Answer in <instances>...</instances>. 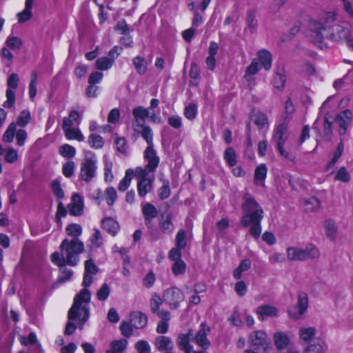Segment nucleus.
<instances>
[{"label":"nucleus","instance_id":"obj_1","mask_svg":"<svg viewBox=\"0 0 353 353\" xmlns=\"http://www.w3.org/2000/svg\"><path fill=\"white\" fill-rule=\"evenodd\" d=\"M336 20L335 13H326L320 20H310L308 23V36L310 41L321 49L327 48V39L334 42L346 41L353 50V39L350 30L342 26H332Z\"/></svg>","mask_w":353,"mask_h":353},{"label":"nucleus","instance_id":"obj_2","mask_svg":"<svg viewBox=\"0 0 353 353\" xmlns=\"http://www.w3.org/2000/svg\"><path fill=\"white\" fill-rule=\"evenodd\" d=\"M91 298V293L88 289H82L80 292L74 296L73 304L68 314V321L66 324L64 334L71 335L77 329V325L73 322L78 319L79 327L83 328L85 323L90 316L89 303Z\"/></svg>","mask_w":353,"mask_h":353},{"label":"nucleus","instance_id":"obj_3","mask_svg":"<svg viewBox=\"0 0 353 353\" xmlns=\"http://www.w3.org/2000/svg\"><path fill=\"white\" fill-rule=\"evenodd\" d=\"M60 252H55L51 254L52 262L62 268L65 265L75 266L80 261V254L83 252L85 245L79 238L65 239L61 242Z\"/></svg>","mask_w":353,"mask_h":353},{"label":"nucleus","instance_id":"obj_4","mask_svg":"<svg viewBox=\"0 0 353 353\" xmlns=\"http://www.w3.org/2000/svg\"><path fill=\"white\" fill-rule=\"evenodd\" d=\"M287 258L289 261H304L308 259H316L320 256L319 249L312 244H309L305 248L291 246L286 250Z\"/></svg>","mask_w":353,"mask_h":353},{"label":"nucleus","instance_id":"obj_5","mask_svg":"<svg viewBox=\"0 0 353 353\" xmlns=\"http://www.w3.org/2000/svg\"><path fill=\"white\" fill-rule=\"evenodd\" d=\"M241 209L243 215L240 220L250 219V217L263 218L264 212L254 197L248 192H245L242 197Z\"/></svg>","mask_w":353,"mask_h":353},{"label":"nucleus","instance_id":"obj_6","mask_svg":"<svg viewBox=\"0 0 353 353\" xmlns=\"http://www.w3.org/2000/svg\"><path fill=\"white\" fill-rule=\"evenodd\" d=\"M288 137V125L285 123H281L274 129L272 141L281 157L290 161L295 162V157L283 148Z\"/></svg>","mask_w":353,"mask_h":353},{"label":"nucleus","instance_id":"obj_7","mask_svg":"<svg viewBox=\"0 0 353 353\" xmlns=\"http://www.w3.org/2000/svg\"><path fill=\"white\" fill-rule=\"evenodd\" d=\"M97 159L96 155L88 152L80 164L79 179L85 183L91 182L97 176Z\"/></svg>","mask_w":353,"mask_h":353},{"label":"nucleus","instance_id":"obj_8","mask_svg":"<svg viewBox=\"0 0 353 353\" xmlns=\"http://www.w3.org/2000/svg\"><path fill=\"white\" fill-rule=\"evenodd\" d=\"M134 176L139 180L137 183V191L140 197H145V195L153 189L154 174H150L142 167H137L134 170Z\"/></svg>","mask_w":353,"mask_h":353},{"label":"nucleus","instance_id":"obj_9","mask_svg":"<svg viewBox=\"0 0 353 353\" xmlns=\"http://www.w3.org/2000/svg\"><path fill=\"white\" fill-rule=\"evenodd\" d=\"M185 299L183 292L176 287L166 289L163 293V300L171 310H175L180 306Z\"/></svg>","mask_w":353,"mask_h":353},{"label":"nucleus","instance_id":"obj_10","mask_svg":"<svg viewBox=\"0 0 353 353\" xmlns=\"http://www.w3.org/2000/svg\"><path fill=\"white\" fill-rule=\"evenodd\" d=\"M19 78L17 74H11L8 79L7 85L8 89L6 90L7 100L3 103V106L6 108H10L14 105L15 102V91L18 87Z\"/></svg>","mask_w":353,"mask_h":353},{"label":"nucleus","instance_id":"obj_11","mask_svg":"<svg viewBox=\"0 0 353 353\" xmlns=\"http://www.w3.org/2000/svg\"><path fill=\"white\" fill-rule=\"evenodd\" d=\"M249 341L256 350L262 349L266 352L270 349V341L267 334L263 331L257 330L250 334Z\"/></svg>","mask_w":353,"mask_h":353},{"label":"nucleus","instance_id":"obj_12","mask_svg":"<svg viewBox=\"0 0 353 353\" xmlns=\"http://www.w3.org/2000/svg\"><path fill=\"white\" fill-rule=\"evenodd\" d=\"M144 159L147 161V164L143 169H145L150 174H154L159 164V158L154 149V144L146 148L144 152Z\"/></svg>","mask_w":353,"mask_h":353},{"label":"nucleus","instance_id":"obj_13","mask_svg":"<svg viewBox=\"0 0 353 353\" xmlns=\"http://www.w3.org/2000/svg\"><path fill=\"white\" fill-rule=\"evenodd\" d=\"M99 271L97 266L94 264L92 259H88L85 262V271L83 274V280L82 285L86 289L93 281V275Z\"/></svg>","mask_w":353,"mask_h":353},{"label":"nucleus","instance_id":"obj_14","mask_svg":"<svg viewBox=\"0 0 353 353\" xmlns=\"http://www.w3.org/2000/svg\"><path fill=\"white\" fill-rule=\"evenodd\" d=\"M263 219L259 217L252 219L250 217V219L240 220V222L243 227H248L251 225L249 233L254 239H257L262 231L261 222Z\"/></svg>","mask_w":353,"mask_h":353},{"label":"nucleus","instance_id":"obj_15","mask_svg":"<svg viewBox=\"0 0 353 353\" xmlns=\"http://www.w3.org/2000/svg\"><path fill=\"white\" fill-rule=\"evenodd\" d=\"M132 129L137 135L141 137L146 141L148 145H153V133L152 130L145 123H132Z\"/></svg>","mask_w":353,"mask_h":353},{"label":"nucleus","instance_id":"obj_16","mask_svg":"<svg viewBox=\"0 0 353 353\" xmlns=\"http://www.w3.org/2000/svg\"><path fill=\"white\" fill-rule=\"evenodd\" d=\"M210 331V327L206 326L205 323H202L197 334L195 336L194 335L193 340L203 349H207L210 345V341L207 339V334Z\"/></svg>","mask_w":353,"mask_h":353},{"label":"nucleus","instance_id":"obj_17","mask_svg":"<svg viewBox=\"0 0 353 353\" xmlns=\"http://www.w3.org/2000/svg\"><path fill=\"white\" fill-rule=\"evenodd\" d=\"M308 307V296L307 294L301 292L298 296V313H294L289 311V316L292 319H299L307 310Z\"/></svg>","mask_w":353,"mask_h":353},{"label":"nucleus","instance_id":"obj_18","mask_svg":"<svg viewBox=\"0 0 353 353\" xmlns=\"http://www.w3.org/2000/svg\"><path fill=\"white\" fill-rule=\"evenodd\" d=\"M194 332L190 330L187 334H180L177 337V345L179 348L185 353H194L193 347L190 344V341L193 340Z\"/></svg>","mask_w":353,"mask_h":353},{"label":"nucleus","instance_id":"obj_19","mask_svg":"<svg viewBox=\"0 0 353 353\" xmlns=\"http://www.w3.org/2000/svg\"><path fill=\"white\" fill-rule=\"evenodd\" d=\"M352 118V113L349 110L341 112L336 117V122L339 127V134H344Z\"/></svg>","mask_w":353,"mask_h":353},{"label":"nucleus","instance_id":"obj_20","mask_svg":"<svg viewBox=\"0 0 353 353\" xmlns=\"http://www.w3.org/2000/svg\"><path fill=\"white\" fill-rule=\"evenodd\" d=\"M258 319L264 321L268 317H275L278 315L277 309L270 305H263L259 306L256 310Z\"/></svg>","mask_w":353,"mask_h":353},{"label":"nucleus","instance_id":"obj_21","mask_svg":"<svg viewBox=\"0 0 353 353\" xmlns=\"http://www.w3.org/2000/svg\"><path fill=\"white\" fill-rule=\"evenodd\" d=\"M147 322V316L141 312L134 311L130 314V323L136 329L143 328Z\"/></svg>","mask_w":353,"mask_h":353},{"label":"nucleus","instance_id":"obj_22","mask_svg":"<svg viewBox=\"0 0 353 353\" xmlns=\"http://www.w3.org/2000/svg\"><path fill=\"white\" fill-rule=\"evenodd\" d=\"M69 212L74 216H79L83 212V203L81 196L74 194L72 196V203L69 204Z\"/></svg>","mask_w":353,"mask_h":353},{"label":"nucleus","instance_id":"obj_23","mask_svg":"<svg viewBox=\"0 0 353 353\" xmlns=\"http://www.w3.org/2000/svg\"><path fill=\"white\" fill-rule=\"evenodd\" d=\"M102 228L112 236H115L120 229L119 223L111 217H107L101 221Z\"/></svg>","mask_w":353,"mask_h":353},{"label":"nucleus","instance_id":"obj_24","mask_svg":"<svg viewBox=\"0 0 353 353\" xmlns=\"http://www.w3.org/2000/svg\"><path fill=\"white\" fill-rule=\"evenodd\" d=\"M258 61L261 62V66L265 70H270L272 67V54L267 50H261L257 52Z\"/></svg>","mask_w":353,"mask_h":353},{"label":"nucleus","instance_id":"obj_25","mask_svg":"<svg viewBox=\"0 0 353 353\" xmlns=\"http://www.w3.org/2000/svg\"><path fill=\"white\" fill-rule=\"evenodd\" d=\"M274 345L279 350L285 349L290 343L289 336L283 332H276L273 336Z\"/></svg>","mask_w":353,"mask_h":353},{"label":"nucleus","instance_id":"obj_26","mask_svg":"<svg viewBox=\"0 0 353 353\" xmlns=\"http://www.w3.org/2000/svg\"><path fill=\"white\" fill-rule=\"evenodd\" d=\"M103 243V240L101 232L99 229L94 228L93 230V234L89 239L88 247L90 250H94L101 248Z\"/></svg>","mask_w":353,"mask_h":353},{"label":"nucleus","instance_id":"obj_27","mask_svg":"<svg viewBox=\"0 0 353 353\" xmlns=\"http://www.w3.org/2000/svg\"><path fill=\"white\" fill-rule=\"evenodd\" d=\"M161 321L159 322L157 327V332L159 334H165L168 330V321L170 319V314L168 311L162 310L159 313Z\"/></svg>","mask_w":353,"mask_h":353},{"label":"nucleus","instance_id":"obj_28","mask_svg":"<svg viewBox=\"0 0 353 353\" xmlns=\"http://www.w3.org/2000/svg\"><path fill=\"white\" fill-rule=\"evenodd\" d=\"M327 346L321 339H316L305 348V353H324Z\"/></svg>","mask_w":353,"mask_h":353},{"label":"nucleus","instance_id":"obj_29","mask_svg":"<svg viewBox=\"0 0 353 353\" xmlns=\"http://www.w3.org/2000/svg\"><path fill=\"white\" fill-rule=\"evenodd\" d=\"M286 77L283 68H278L273 78V85L279 90H282L285 86Z\"/></svg>","mask_w":353,"mask_h":353},{"label":"nucleus","instance_id":"obj_30","mask_svg":"<svg viewBox=\"0 0 353 353\" xmlns=\"http://www.w3.org/2000/svg\"><path fill=\"white\" fill-rule=\"evenodd\" d=\"M155 346L159 351H167L174 349L172 340L165 336H158L155 340Z\"/></svg>","mask_w":353,"mask_h":353},{"label":"nucleus","instance_id":"obj_31","mask_svg":"<svg viewBox=\"0 0 353 353\" xmlns=\"http://www.w3.org/2000/svg\"><path fill=\"white\" fill-rule=\"evenodd\" d=\"M132 114L134 117L132 123L137 121L138 123L141 124L145 123L146 118L149 117V112L142 106H137L133 109Z\"/></svg>","mask_w":353,"mask_h":353},{"label":"nucleus","instance_id":"obj_32","mask_svg":"<svg viewBox=\"0 0 353 353\" xmlns=\"http://www.w3.org/2000/svg\"><path fill=\"white\" fill-rule=\"evenodd\" d=\"M134 175V171L128 169L125 171V176L121 180L118 185V190L120 192L125 191L131 184L132 179Z\"/></svg>","mask_w":353,"mask_h":353},{"label":"nucleus","instance_id":"obj_33","mask_svg":"<svg viewBox=\"0 0 353 353\" xmlns=\"http://www.w3.org/2000/svg\"><path fill=\"white\" fill-rule=\"evenodd\" d=\"M20 343L25 346H28L29 345H36V348L39 350H41V345L38 342L37 337L34 332H30L28 337L24 336H21L19 337Z\"/></svg>","mask_w":353,"mask_h":353},{"label":"nucleus","instance_id":"obj_34","mask_svg":"<svg viewBox=\"0 0 353 353\" xmlns=\"http://www.w3.org/2000/svg\"><path fill=\"white\" fill-rule=\"evenodd\" d=\"M128 341L126 339H120L113 341L111 343V349L106 353H123L127 347Z\"/></svg>","mask_w":353,"mask_h":353},{"label":"nucleus","instance_id":"obj_35","mask_svg":"<svg viewBox=\"0 0 353 353\" xmlns=\"http://www.w3.org/2000/svg\"><path fill=\"white\" fill-rule=\"evenodd\" d=\"M163 301V298H161L159 294L154 293L152 294V298L150 300V306L152 313L159 316V313L163 310H159V307Z\"/></svg>","mask_w":353,"mask_h":353},{"label":"nucleus","instance_id":"obj_36","mask_svg":"<svg viewBox=\"0 0 353 353\" xmlns=\"http://www.w3.org/2000/svg\"><path fill=\"white\" fill-rule=\"evenodd\" d=\"M132 63L137 72L139 74H143L145 73L148 68V64L147 61L143 57L140 56L135 57L132 59Z\"/></svg>","mask_w":353,"mask_h":353},{"label":"nucleus","instance_id":"obj_37","mask_svg":"<svg viewBox=\"0 0 353 353\" xmlns=\"http://www.w3.org/2000/svg\"><path fill=\"white\" fill-rule=\"evenodd\" d=\"M251 268V262L249 259L243 260L239 266L233 271V276L235 279H240L243 272L248 270Z\"/></svg>","mask_w":353,"mask_h":353},{"label":"nucleus","instance_id":"obj_38","mask_svg":"<svg viewBox=\"0 0 353 353\" xmlns=\"http://www.w3.org/2000/svg\"><path fill=\"white\" fill-rule=\"evenodd\" d=\"M67 139L77 140L79 142L84 140V136L77 128H72L63 132Z\"/></svg>","mask_w":353,"mask_h":353},{"label":"nucleus","instance_id":"obj_39","mask_svg":"<svg viewBox=\"0 0 353 353\" xmlns=\"http://www.w3.org/2000/svg\"><path fill=\"white\" fill-rule=\"evenodd\" d=\"M6 45L7 48L16 51L19 50L23 46V41L19 37L10 35L7 38L6 41Z\"/></svg>","mask_w":353,"mask_h":353},{"label":"nucleus","instance_id":"obj_40","mask_svg":"<svg viewBox=\"0 0 353 353\" xmlns=\"http://www.w3.org/2000/svg\"><path fill=\"white\" fill-rule=\"evenodd\" d=\"M114 61V57H101L97 60L96 61V67L98 70H108L112 66V64Z\"/></svg>","mask_w":353,"mask_h":353},{"label":"nucleus","instance_id":"obj_41","mask_svg":"<svg viewBox=\"0 0 353 353\" xmlns=\"http://www.w3.org/2000/svg\"><path fill=\"white\" fill-rule=\"evenodd\" d=\"M325 229L327 236L332 241H334L336 238L337 232V228L334 222L330 219L325 221Z\"/></svg>","mask_w":353,"mask_h":353},{"label":"nucleus","instance_id":"obj_42","mask_svg":"<svg viewBox=\"0 0 353 353\" xmlns=\"http://www.w3.org/2000/svg\"><path fill=\"white\" fill-rule=\"evenodd\" d=\"M65 231L72 239L79 238L82 234V227L77 223H70L66 227Z\"/></svg>","mask_w":353,"mask_h":353},{"label":"nucleus","instance_id":"obj_43","mask_svg":"<svg viewBox=\"0 0 353 353\" xmlns=\"http://www.w3.org/2000/svg\"><path fill=\"white\" fill-rule=\"evenodd\" d=\"M0 57L3 63L7 67H10L12 63L14 55L7 47H3L0 51Z\"/></svg>","mask_w":353,"mask_h":353},{"label":"nucleus","instance_id":"obj_44","mask_svg":"<svg viewBox=\"0 0 353 353\" xmlns=\"http://www.w3.org/2000/svg\"><path fill=\"white\" fill-rule=\"evenodd\" d=\"M261 68V66L260 63L258 61V59H254L250 65L247 68L244 77L246 78L248 81H250L248 79L249 77L256 74L260 70Z\"/></svg>","mask_w":353,"mask_h":353},{"label":"nucleus","instance_id":"obj_45","mask_svg":"<svg viewBox=\"0 0 353 353\" xmlns=\"http://www.w3.org/2000/svg\"><path fill=\"white\" fill-rule=\"evenodd\" d=\"M224 159L230 167H233L236 164V154L232 148H228L225 150Z\"/></svg>","mask_w":353,"mask_h":353},{"label":"nucleus","instance_id":"obj_46","mask_svg":"<svg viewBox=\"0 0 353 353\" xmlns=\"http://www.w3.org/2000/svg\"><path fill=\"white\" fill-rule=\"evenodd\" d=\"M88 143L90 147L94 149L102 148L104 145L103 138L95 134H92L89 136Z\"/></svg>","mask_w":353,"mask_h":353},{"label":"nucleus","instance_id":"obj_47","mask_svg":"<svg viewBox=\"0 0 353 353\" xmlns=\"http://www.w3.org/2000/svg\"><path fill=\"white\" fill-rule=\"evenodd\" d=\"M59 153L63 157L72 159L76 154V150L69 144H63L59 148Z\"/></svg>","mask_w":353,"mask_h":353},{"label":"nucleus","instance_id":"obj_48","mask_svg":"<svg viewBox=\"0 0 353 353\" xmlns=\"http://www.w3.org/2000/svg\"><path fill=\"white\" fill-rule=\"evenodd\" d=\"M253 121L254 124L261 129L268 124L267 116L262 112H257L253 115Z\"/></svg>","mask_w":353,"mask_h":353},{"label":"nucleus","instance_id":"obj_49","mask_svg":"<svg viewBox=\"0 0 353 353\" xmlns=\"http://www.w3.org/2000/svg\"><path fill=\"white\" fill-rule=\"evenodd\" d=\"M161 230L166 234H170L174 230V225L172 223V215L168 214L165 219L160 223Z\"/></svg>","mask_w":353,"mask_h":353},{"label":"nucleus","instance_id":"obj_50","mask_svg":"<svg viewBox=\"0 0 353 353\" xmlns=\"http://www.w3.org/2000/svg\"><path fill=\"white\" fill-rule=\"evenodd\" d=\"M142 212L144 217L155 218L158 215L157 209L154 205L150 203H147L143 206Z\"/></svg>","mask_w":353,"mask_h":353},{"label":"nucleus","instance_id":"obj_51","mask_svg":"<svg viewBox=\"0 0 353 353\" xmlns=\"http://www.w3.org/2000/svg\"><path fill=\"white\" fill-rule=\"evenodd\" d=\"M51 189L53 194L59 199L64 197V192L61 185V181L56 179L51 182Z\"/></svg>","mask_w":353,"mask_h":353},{"label":"nucleus","instance_id":"obj_52","mask_svg":"<svg viewBox=\"0 0 353 353\" xmlns=\"http://www.w3.org/2000/svg\"><path fill=\"white\" fill-rule=\"evenodd\" d=\"M304 205L306 211L312 212L319 208L320 201L317 198L312 196L305 199L304 201Z\"/></svg>","mask_w":353,"mask_h":353},{"label":"nucleus","instance_id":"obj_53","mask_svg":"<svg viewBox=\"0 0 353 353\" xmlns=\"http://www.w3.org/2000/svg\"><path fill=\"white\" fill-rule=\"evenodd\" d=\"M316 334L314 327H303L299 330V336L304 341H310Z\"/></svg>","mask_w":353,"mask_h":353},{"label":"nucleus","instance_id":"obj_54","mask_svg":"<svg viewBox=\"0 0 353 353\" xmlns=\"http://www.w3.org/2000/svg\"><path fill=\"white\" fill-rule=\"evenodd\" d=\"M187 234L184 230H179L176 236L175 246L184 249L187 244Z\"/></svg>","mask_w":353,"mask_h":353},{"label":"nucleus","instance_id":"obj_55","mask_svg":"<svg viewBox=\"0 0 353 353\" xmlns=\"http://www.w3.org/2000/svg\"><path fill=\"white\" fill-rule=\"evenodd\" d=\"M16 132V124L14 123H10L6 132L3 135V140L8 143H11L14 137V134Z\"/></svg>","mask_w":353,"mask_h":353},{"label":"nucleus","instance_id":"obj_56","mask_svg":"<svg viewBox=\"0 0 353 353\" xmlns=\"http://www.w3.org/2000/svg\"><path fill=\"white\" fill-rule=\"evenodd\" d=\"M105 197L108 205L112 206L117 199L115 188L113 187L108 188L105 191Z\"/></svg>","mask_w":353,"mask_h":353},{"label":"nucleus","instance_id":"obj_57","mask_svg":"<svg viewBox=\"0 0 353 353\" xmlns=\"http://www.w3.org/2000/svg\"><path fill=\"white\" fill-rule=\"evenodd\" d=\"M37 73L33 71L31 74V80L29 84V95L33 99L37 95Z\"/></svg>","mask_w":353,"mask_h":353},{"label":"nucleus","instance_id":"obj_58","mask_svg":"<svg viewBox=\"0 0 353 353\" xmlns=\"http://www.w3.org/2000/svg\"><path fill=\"white\" fill-rule=\"evenodd\" d=\"M186 265L183 260H177L173 263L172 270L175 276L181 275L185 273Z\"/></svg>","mask_w":353,"mask_h":353},{"label":"nucleus","instance_id":"obj_59","mask_svg":"<svg viewBox=\"0 0 353 353\" xmlns=\"http://www.w3.org/2000/svg\"><path fill=\"white\" fill-rule=\"evenodd\" d=\"M105 166H104V176L106 182H111L114 178L112 172V163L109 161L107 157L104 156Z\"/></svg>","mask_w":353,"mask_h":353},{"label":"nucleus","instance_id":"obj_60","mask_svg":"<svg viewBox=\"0 0 353 353\" xmlns=\"http://www.w3.org/2000/svg\"><path fill=\"white\" fill-rule=\"evenodd\" d=\"M196 114L197 105L195 103H191L185 107L184 115L188 119H194L196 117Z\"/></svg>","mask_w":353,"mask_h":353},{"label":"nucleus","instance_id":"obj_61","mask_svg":"<svg viewBox=\"0 0 353 353\" xmlns=\"http://www.w3.org/2000/svg\"><path fill=\"white\" fill-rule=\"evenodd\" d=\"M110 293V289L108 284L103 283L97 292V297L99 301L106 300Z\"/></svg>","mask_w":353,"mask_h":353},{"label":"nucleus","instance_id":"obj_62","mask_svg":"<svg viewBox=\"0 0 353 353\" xmlns=\"http://www.w3.org/2000/svg\"><path fill=\"white\" fill-rule=\"evenodd\" d=\"M30 119L31 117L30 112L27 110H24L21 112L18 117L17 123L19 126L24 127L30 122Z\"/></svg>","mask_w":353,"mask_h":353},{"label":"nucleus","instance_id":"obj_63","mask_svg":"<svg viewBox=\"0 0 353 353\" xmlns=\"http://www.w3.org/2000/svg\"><path fill=\"white\" fill-rule=\"evenodd\" d=\"M75 169V164L74 161H69L63 165L62 172L63 174L67 177L70 178L73 176Z\"/></svg>","mask_w":353,"mask_h":353},{"label":"nucleus","instance_id":"obj_64","mask_svg":"<svg viewBox=\"0 0 353 353\" xmlns=\"http://www.w3.org/2000/svg\"><path fill=\"white\" fill-rule=\"evenodd\" d=\"M267 167L265 164L258 166L254 172V179L257 181H264L267 175Z\"/></svg>","mask_w":353,"mask_h":353}]
</instances>
